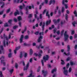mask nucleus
I'll list each match as a JSON object with an SVG mask.
<instances>
[{
	"label": "nucleus",
	"instance_id": "nucleus-1",
	"mask_svg": "<svg viewBox=\"0 0 77 77\" xmlns=\"http://www.w3.org/2000/svg\"><path fill=\"white\" fill-rule=\"evenodd\" d=\"M39 35H40V36L38 38V42H41V41H42V39H43V36L41 35H44V32H40L39 33Z\"/></svg>",
	"mask_w": 77,
	"mask_h": 77
},
{
	"label": "nucleus",
	"instance_id": "nucleus-2",
	"mask_svg": "<svg viewBox=\"0 0 77 77\" xmlns=\"http://www.w3.org/2000/svg\"><path fill=\"white\" fill-rule=\"evenodd\" d=\"M67 32H68V31H65V33L64 34L65 41H67L68 39V38H69V35L67 34Z\"/></svg>",
	"mask_w": 77,
	"mask_h": 77
},
{
	"label": "nucleus",
	"instance_id": "nucleus-3",
	"mask_svg": "<svg viewBox=\"0 0 77 77\" xmlns=\"http://www.w3.org/2000/svg\"><path fill=\"white\" fill-rule=\"evenodd\" d=\"M5 57L2 56L0 58V60H1V63H3L4 66L6 65V62H5Z\"/></svg>",
	"mask_w": 77,
	"mask_h": 77
},
{
	"label": "nucleus",
	"instance_id": "nucleus-4",
	"mask_svg": "<svg viewBox=\"0 0 77 77\" xmlns=\"http://www.w3.org/2000/svg\"><path fill=\"white\" fill-rule=\"evenodd\" d=\"M46 57H45V56H44L43 57V60L45 62H46V60H48V59L49 58V56L48 55H46Z\"/></svg>",
	"mask_w": 77,
	"mask_h": 77
},
{
	"label": "nucleus",
	"instance_id": "nucleus-5",
	"mask_svg": "<svg viewBox=\"0 0 77 77\" xmlns=\"http://www.w3.org/2000/svg\"><path fill=\"white\" fill-rule=\"evenodd\" d=\"M66 67H64L63 68V69L64 70L63 72L65 75H67L68 71L67 70H66Z\"/></svg>",
	"mask_w": 77,
	"mask_h": 77
},
{
	"label": "nucleus",
	"instance_id": "nucleus-6",
	"mask_svg": "<svg viewBox=\"0 0 77 77\" xmlns=\"http://www.w3.org/2000/svg\"><path fill=\"white\" fill-rule=\"evenodd\" d=\"M1 50H0V54H2V53L3 54H5V51H4L3 46H1Z\"/></svg>",
	"mask_w": 77,
	"mask_h": 77
},
{
	"label": "nucleus",
	"instance_id": "nucleus-7",
	"mask_svg": "<svg viewBox=\"0 0 77 77\" xmlns=\"http://www.w3.org/2000/svg\"><path fill=\"white\" fill-rule=\"evenodd\" d=\"M29 65V63L28 62L26 64V67L25 66L23 68V71H27L28 69V68Z\"/></svg>",
	"mask_w": 77,
	"mask_h": 77
},
{
	"label": "nucleus",
	"instance_id": "nucleus-8",
	"mask_svg": "<svg viewBox=\"0 0 77 77\" xmlns=\"http://www.w3.org/2000/svg\"><path fill=\"white\" fill-rule=\"evenodd\" d=\"M42 73L44 76V77H45L47 75V74H48V72L47 71H45L44 70H42Z\"/></svg>",
	"mask_w": 77,
	"mask_h": 77
},
{
	"label": "nucleus",
	"instance_id": "nucleus-9",
	"mask_svg": "<svg viewBox=\"0 0 77 77\" xmlns=\"http://www.w3.org/2000/svg\"><path fill=\"white\" fill-rule=\"evenodd\" d=\"M60 19H58L57 20H56V19H54L53 20V21L54 24H57V23H59L60 21Z\"/></svg>",
	"mask_w": 77,
	"mask_h": 77
},
{
	"label": "nucleus",
	"instance_id": "nucleus-10",
	"mask_svg": "<svg viewBox=\"0 0 77 77\" xmlns=\"http://www.w3.org/2000/svg\"><path fill=\"white\" fill-rule=\"evenodd\" d=\"M52 3L53 4H54L55 3V0H51L49 2V5H51Z\"/></svg>",
	"mask_w": 77,
	"mask_h": 77
},
{
	"label": "nucleus",
	"instance_id": "nucleus-11",
	"mask_svg": "<svg viewBox=\"0 0 77 77\" xmlns=\"http://www.w3.org/2000/svg\"><path fill=\"white\" fill-rule=\"evenodd\" d=\"M24 38V35H22L21 36L20 38V43H22L23 42V39Z\"/></svg>",
	"mask_w": 77,
	"mask_h": 77
},
{
	"label": "nucleus",
	"instance_id": "nucleus-12",
	"mask_svg": "<svg viewBox=\"0 0 77 77\" xmlns=\"http://www.w3.org/2000/svg\"><path fill=\"white\" fill-rule=\"evenodd\" d=\"M27 26H25V29L24 30H22V33H23V34L24 33V32H25L26 31V30H27Z\"/></svg>",
	"mask_w": 77,
	"mask_h": 77
},
{
	"label": "nucleus",
	"instance_id": "nucleus-13",
	"mask_svg": "<svg viewBox=\"0 0 77 77\" xmlns=\"http://www.w3.org/2000/svg\"><path fill=\"white\" fill-rule=\"evenodd\" d=\"M51 20H50L49 21H47L46 23V26H48V25H49V24H50V23H51Z\"/></svg>",
	"mask_w": 77,
	"mask_h": 77
},
{
	"label": "nucleus",
	"instance_id": "nucleus-14",
	"mask_svg": "<svg viewBox=\"0 0 77 77\" xmlns=\"http://www.w3.org/2000/svg\"><path fill=\"white\" fill-rule=\"evenodd\" d=\"M17 14L18 15H19V14H20V13H19L18 10H17V12H15L14 13V15L15 16H17Z\"/></svg>",
	"mask_w": 77,
	"mask_h": 77
},
{
	"label": "nucleus",
	"instance_id": "nucleus-15",
	"mask_svg": "<svg viewBox=\"0 0 77 77\" xmlns=\"http://www.w3.org/2000/svg\"><path fill=\"white\" fill-rule=\"evenodd\" d=\"M45 22H43V24L42 26V29L43 31L44 30V29L45 27Z\"/></svg>",
	"mask_w": 77,
	"mask_h": 77
},
{
	"label": "nucleus",
	"instance_id": "nucleus-16",
	"mask_svg": "<svg viewBox=\"0 0 77 77\" xmlns=\"http://www.w3.org/2000/svg\"><path fill=\"white\" fill-rule=\"evenodd\" d=\"M0 3L1 4H2V5L1 6V8H4V6H5V3L3 2H0Z\"/></svg>",
	"mask_w": 77,
	"mask_h": 77
},
{
	"label": "nucleus",
	"instance_id": "nucleus-17",
	"mask_svg": "<svg viewBox=\"0 0 77 77\" xmlns=\"http://www.w3.org/2000/svg\"><path fill=\"white\" fill-rule=\"evenodd\" d=\"M57 71V69H53L51 71V73H52V74H53V73H54V72H56Z\"/></svg>",
	"mask_w": 77,
	"mask_h": 77
},
{
	"label": "nucleus",
	"instance_id": "nucleus-18",
	"mask_svg": "<svg viewBox=\"0 0 77 77\" xmlns=\"http://www.w3.org/2000/svg\"><path fill=\"white\" fill-rule=\"evenodd\" d=\"M49 12L48 11L46 12V15L47 17H48V18H50V15L48 14Z\"/></svg>",
	"mask_w": 77,
	"mask_h": 77
},
{
	"label": "nucleus",
	"instance_id": "nucleus-19",
	"mask_svg": "<svg viewBox=\"0 0 77 77\" xmlns=\"http://www.w3.org/2000/svg\"><path fill=\"white\" fill-rule=\"evenodd\" d=\"M17 19L18 20V21L20 22V21H21V20H22V18H21V16H19L17 17Z\"/></svg>",
	"mask_w": 77,
	"mask_h": 77
},
{
	"label": "nucleus",
	"instance_id": "nucleus-20",
	"mask_svg": "<svg viewBox=\"0 0 77 77\" xmlns=\"http://www.w3.org/2000/svg\"><path fill=\"white\" fill-rule=\"evenodd\" d=\"M65 18L66 21H68V14H65Z\"/></svg>",
	"mask_w": 77,
	"mask_h": 77
},
{
	"label": "nucleus",
	"instance_id": "nucleus-21",
	"mask_svg": "<svg viewBox=\"0 0 77 77\" xmlns=\"http://www.w3.org/2000/svg\"><path fill=\"white\" fill-rule=\"evenodd\" d=\"M3 36L5 38L7 41H8V37L6 36V35H5V34H4Z\"/></svg>",
	"mask_w": 77,
	"mask_h": 77
},
{
	"label": "nucleus",
	"instance_id": "nucleus-22",
	"mask_svg": "<svg viewBox=\"0 0 77 77\" xmlns=\"http://www.w3.org/2000/svg\"><path fill=\"white\" fill-rule=\"evenodd\" d=\"M13 21V20H12V19H10L8 21V23H9V24H12V22Z\"/></svg>",
	"mask_w": 77,
	"mask_h": 77
},
{
	"label": "nucleus",
	"instance_id": "nucleus-23",
	"mask_svg": "<svg viewBox=\"0 0 77 77\" xmlns=\"http://www.w3.org/2000/svg\"><path fill=\"white\" fill-rule=\"evenodd\" d=\"M35 75H32V73H30L29 76H28L27 77H34Z\"/></svg>",
	"mask_w": 77,
	"mask_h": 77
},
{
	"label": "nucleus",
	"instance_id": "nucleus-24",
	"mask_svg": "<svg viewBox=\"0 0 77 77\" xmlns=\"http://www.w3.org/2000/svg\"><path fill=\"white\" fill-rule=\"evenodd\" d=\"M23 53L22 52H20V59H21V58H22V57H23Z\"/></svg>",
	"mask_w": 77,
	"mask_h": 77
},
{
	"label": "nucleus",
	"instance_id": "nucleus-25",
	"mask_svg": "<svg viewBox=\"0 0 77 77\" xmlns=\"http://www.w3.org/2000/svg\"><path fill=\"white\" fill-rule=\"evenodd\" d=\"M64 54H65L66 56H68L70 54V53H69V52L67 54L66 53V52H65L64 53Z\"/></svg>",
	"mask_w": 77,
	"mask_h": 77
},
{
	"label": "nucleus",
	"instance_id": "nucleus-26",
	"mask_svg": "<svg viewBox=\"0 0 77 77\" xmlns=\"http://www.w3.org/2000/svg\"><path fill=\"white\" fill-rule=\"evenodd\" d=\"M33 54V50L32 49H31L30 50V55H32Z\"/></svg>",
	"mask_w": 77,
	"mask_h": 77
},
{
	"label": "nucleus",
	"instance_id": "nucleus-27",
	"mask_svg": "<svg viewBox=\"0 0 77 77\" xmlns=\"http://www.w3.org/2000/svg\"><path fill=\"white\" fill-rule=\"evenodd\" d=\"M14 3H19V2H20V0H18L17 2V0H14Z\"/></svg>",
	"mask_w": 77,
	"mask_h": 77
},
{
	"label": "nucleus",
	"instance_id": "nucleus-28",
	"mask_svg": "<svg viewBox=\"0 0 77 77\" xmlns=\"http://www.w3.org/2000/svg\"><path fill=\"white\" fill-rule=\"evenodd\" d=\"M67 51H69L70 50V47H69V45H67Z\"/></svg>",
	"mask_w": 77,
	"mask_h": 77
},
{
	"label": "nucleus",
	"instance_id": "nucleus-29",
	"mask_svg": "<svg viewBox=\"0 0 77 77\" xmlns=\"http://www.w3.org/2000/svg\"><path fill=\"white\" fill-rule=\"evenodd\" d=\"M14 70L13 69H12L10 70V72L11 74H12V73L13 72H14Z\"/></svg>",
	"mask_w": 77,
	"mask_h": 77
},
{
	"label": "nucleus",
	"instance_id": "nucleus-30",
	"mask_svg": "<svg viewBox=\"0 0 77 77\" xmlns=\"http://www.w3.org/2000/svg\"><path fill=\"white\" fill-rule=\"evenodd\" d=\"M18 26H14L13 27V29H17V28H18Z\"/></svg>",
	"mask_w": 77,
	"mask_h": 77
},
{
	"label": "nucleus",
	"instance_id": "nucleus-31",
	"mask_svg": "<svg viewBox=\"0 0 77 77\" xmlns=\"http://www.w3.org/2000/svg\"><path fill=\"white\" fill-rule=\"evenodd\" d=\"M61 62H62L61 63V65H65V62H64V61L62 60H61Z\"/></svg>",
	"mask_w": 77,
	"mask_h": 77
},
{
	"label": "nucleus",
	"instance_id": "nucleus-32",
	"mask_svg": "<svg viewBox=\"0 0 77 77\" xmlns=\"http://www.w3.org/2000/svg\"><path fill=\"white\" fill-rule=\"evenodd\" d=\"M0 77H3V75L2 74V72L1 71H0Z\"/></svg>",
	"mask_w": 77,
	"mask_h": 77
},
{
	"label": "nucleus",
	"instance_id": "nucleus-33",
	"mask_svg": "<svg viewBox=\"0 0 77 77\" xmlns=\"http://www.w3.org/2000/svg\"><path fill=\"white\" fill-rule=\"evenodd\" d=\"M10 11H11V8H9L7 10L6 13H9V12H10Z\"/></svg>",
	"mask_w": 77,
	"mask_h": 77
},
{
	"label": "nucleus",
	"instance_id": "nucleus-34",
	"mask_svg": "<svg viewBox=\"0 0 77 77\" xmlns=\"http://www.w3.org/2000/svg\"><path fill=\"white\" fill-rule=\"evenodd\" d=\"M23 44H24V46H29L30 45V44H27L25 43H24Z\"/></svg>",
	"mask_w": 77,
	"mask_h": 77
},
{
	"label": "nucleus",
	"instance_id": "nucleus-35",
	"mask_svg": "<svg viewBox=\"0 0 77 77\" xmlns=\"http://www.w3.org/2000/svg\"><path fill=\"white\" fill-rule=\"evenodd\" d=\"M4 30V29H3V28H2L1 29V31H0V34H1L2 32H3V31Z\"/></svg>",
	"mask_w": 77,
	"mask_h": 77
},
{
	"label": "nucleus",
	"instance_id": "nucleus-36",
	"mask_svg": "<svg viewBox=\"0 0 77 77\" xmlns=\"http://www.w3.org/2000/svg\"><path fill=\"white\" fill-rule=\"evenodd\" d=\"M29 36L28 35H26L24 37V38L25 39H29Z\"/></svg>",
	"mask_w": 77,
	"mask_h": 77
},
{
	"label": "nucleus",
	"instance_id": "nucleus-37",
	"mask_svg": "<svg viewBox=\"0 0 77 77\" xmlns=\"http://www.w3.org/2000/svg\"><path fill=\"white\" fill-rule=\"evenodd\" d=\"M20 48V46H19L17 47L15 49L16 50H18Z\"/></svg>",
	"mask_w": 77,
	"mask_h": 77
},
{
	"label": "nucleus",
	"instance_id": "nucleus-38",
	"mask_svg": "<svg viewBox=\"0 0 77 77\" xmlns=\"http://www.w3.org/2000/svg\"><path fill=\"white\" fill-rule=\"evenodd\" d=\"M27 55H28L27 53H25L23 56H24V57L26 58L27 57Z\"/></svg>",
	"mask_w": 77,
	"mask_h": 77
},
{
	"label": "nucleus",
	"instance_id": "nucleus-39",
	"mask_svg": "<svg viewBox=\"0 0 77 77\" xmlns=\"http://www.w3.org/2000/svg\"><path fill=\"white\" fill-rule=\"evenodd\" d=\"M41 62L43 66H44V60H42L41 61Z\"/></svg>",
	"mask_w": 77,
	"mask_h": 77
},
{
	"label": "nucleus",
	"instance_id": "nucleus-40",
	"mask_svg": "<svg viewBox=\"0 0 77 77\" xmlns=\"http://www.w3.org/2000/svg\"><path fill=\"white\" fill-rule=\"evenodd\" d=\"M65 23V20H64L63 22L62 21H61V26L62 27V25H63V24Z\"/></svg>",
	"mask_w": 77,
	"mask_h": 77
},
{
	"label": "nucleus",
	"instance_id": "nucleus-41",
	"mask_svg": "<svg viewBox=\"0 0 77 77\" xmlns=\"http://www.w3.org/2000/svg\"><path fill=\"white\" fill-rule=\"evenodd\" d=\"M4 27H8V23H5L4 25Z\"/></svg>",
	"mask_w": 77,
	"mask_h": 77
},
{
	"label": "nucleus",
	"instance_id": "nucleus-42",
	"mask_svg": "<svg viewBox=\"0 0 77 77\" xmlns=\"http://www.w3.org/2000/svg\"><path fill=\"white\" fill-rule=\"evenodd\" d=\"M34 34L36 35H38L39 34V31L36 32H35Z\"/></svg>",
	"mask_w": 77,
	"mask_h": 77
},
{
	"label": "nucleus",
	"instance_id": "nucleus-43",
	"mask_svg": "<svg viewBox=\"0 0 77 77\" xmlns=\"http://www.w3.org/2000/svg\"><path fill=\"white\" fill-rule=\"evenodd\" d=\"M3 45H4V47H6V43H5V40H4L3 41Z\"/></svg>",
	"mask_w": 77,
	"mask_h": 77
},
{
	"label": "nucleus",
	"instance_id": "nucleus-44",
	"mask_svg": "<svg viewBox=\"0 0 77 77\" xmlns=\"http://www.w3.org/2000/svg\"><path fill=\"white\" fill-rule=\"evenodd\" d=\"M72 24L73 26H74V27H75V25L76 24V23L75 22H75H73L72 23Z\"/></svg>",
	"mask_w": 77,
	"mask_h": 77
},
{
	"label": "nucleus",
	"instance_id": "nucleus-45",
	"mask_svg": "<svg viewBox=\"0 0 77 77\" xmlns=\"http://www.w3.org/2000/svg\"><path fill=\"white\" fill-rule=\"evenodd\" d=\"M40 68H41V66H39L38 67V69H37V72H39V71H40Z\"/></svg>",
	"mask_w": 77,
	"mask_h": 77
},
{
	"label": "nucleus",
	"instance_id": "nucleus-46",
	"mask_svg": "<svg viewBox=\"0 0 77 77\" xmlns=\"http://www.w3.org/2000/svg\"><path fill=\"white\" fill-rule=\"evenodd\" d=\"M74 14L75 15V17H77V14L76 11H75L74 12Z\"/></svg>",
	"mask_w": 77,
	"mask_h": 77
},
{
	"label": "nucleus",
	"instance_id": "nucleus-47",
	"mask_svg": "<svg viewBox=\"0 0 77 77\" xmlns=\"http://www.w3.org/2000/svg\"><path fill=\"white\" fill-rule=\"evenodd\" d=\"M69 63H68L66 65V68L67 69H68L69 68Z\"/></svg>",
	"mask_w": 77,
	"mask_h": 77
},
{
	"label": "nucleus",
	"instance_id": "nucleus-48",
	"mask_svg": "<svg viewBox=\"0 0 77 77\" xmlns=\"http://www.w3.org/2000/svg\"><path fill=\"white\" fill-rule=\"evenodd\" d=\"M41 45H42V44H41L39 45V46H36V47H37V48H38V49H39V48H40V47H41Z\"/></svg>",
	"mask_w": 77,
	"mask_h": 77
},
{
	"label": "nucleus",
	"instance_id": "nucleus-49",
	"mask_svg": "<svg viewBox=\"0 0 77 77\" xmlns=\"http://www.w3.org/2000/svg\"><path fill=\"white\" fill-rule=\"evenodd\" d=\"M9 57H11L12 56V54L11 53H10L8 55Z\"/></svg>",
	"mask_w": 77,
	"mask_h": 77
},
{
	"label": "nucleus",
	"instance_id": "nucleus-50",
	"mask_svg": "<svg viewBox=\"0 0 77 77\" xmlns=\"http://www.w3.org/2000/svg\"><path fill=\"white\" fill-rule=\"evenodd\" d=\"M64 32V30H63L61 32V35L62 36L63 34V32Z\"/></svg>",
	"mask_w": 77,
	"mask_h": 77
},
{
	"label": "nucleus",
	"instance_id": "nucleus-51",
	"mask_svg": "<svg viewBox=\"0 0 77 77\" xmlns=\"http://www.w3.org/2000/svg\"><path fill=\"white\" fill-rule=\"evenodd\" d=\"M61 11L62 13H63V12H64V7H62V9L61 10Z\"/></svg>",
	"mask_w": 77,
	"mask_h": 77
},
{
	"label": "nucleus",
	"instance_id": "nucleus-52",
	"mask_svg": "<svg viewBox=\"0 0 77 77\" xmlns=\"http://www.w3.org/2000/svg\"><path fill=\"white\" fill-rule=\"evenodd\" d=\"M72 70V69L71 68V67H70L69 70V72H71Z\"/></svg>",
	"mask_w": 77,
	"mask_h": 77
},
{
	"label": "nucleus",
	"instance_id": "nucleus-53",
	"mask_svg": "<svg viewBox=\"0 0 77 77\" xmlns=\"http://www.w3.org/2000/svg\"><path fill=\"white\" fill-rule=\"evenodd\" d=\"M71 59V58L69 57H68L66 59V61H69Z\"/></svg>",
	"mask_w": 77,
	"mask_h": 77
},
{
	"label": "nucleus",
	"instance_id": "nucleus-54",
	"mask_svg": "<svg viewBox=\"0 0 77 77\" xmlns=\"http://www.w3.org/2000/svg\"><path fill=\"white\" fill-rule=\"evenodd\" d=\"M64 6H65V8L66 9H68V4H65L64 5Z\"/></svg>",
	"mask_w": 77,
	"mask_h": 77
},
{
	"label": "nucleus",
	"instance_id": "nucleus-55",
	"mask_svg": "<svg viewBox=\"0 0 77 77\" xmlns=\"http://www.w3.org/2000/svg\"><path fill=\"white\" fill-rule=\"evenodd\" d=\"M46 11H47V9H45L43 12V15H44V14H45V12H46Z\"/></svg>",
	"mask_w": 77,
	"mask_h": 77
},
{
	"label": "nucleus",
	"instance_id": "nucleus-56",
	"mask_svg": "<svg viewBox=\"0 0 77 77\" xmlns=\"http://www.w3.org/2000/svg\"><path fill=\"white\" fill-rule=\"evenodd\" d=\"M65 0H63L62 1V3L63 5H65L66 4H65Z\"/></svg>",
	"mask_w": 77,
	"mask_h": 77
},
{
	"label": "nucleus",
	"instance_id": "nucleus-57",
	"mask_svg": "<svg viewBox=\"0 0 77 77\" xmlns=\"http://www.w3.org/2000/svg\"><path fill=\"white\" fill-rule=\"evenodd\" d=\"M14 22H15V23H17V19H16L15 18H14Z\"/></svg>",
	"mask_w": 77,
	"mask_h": 77
},
{
	"label": "nucleus",
	"instance_id": "nucleus-58",
	"mask_svg": "<svg viewBox=\"0 0 77 77\" xmlns=\"http://www.w3.org/2000/svg\"><path fill=\"white\" fill-rule=\"evenodd\" d=\"M38 59H39L41 57V54H38Z\"/></svg>",
	"mask_w": 77,
	"mask_h": 77
},
{
	"label": "nucleus",
	"instance_id": "nucleus-59",
	"mask_svg": "<svg viewBox=\"0 0 77 77\" xmlns=\"http://www.w3.org/2000/svg\"><path fill=\"white\" fill-rule=\"evenodd\" d=\"M23 6L22 5H20V9H23Z\"/></svg>",
	"mask_w": 77,
	"mask_h": 77
},
{
	"label": "nucleus",
	"instance_id": "nucleus-60",
	"mask_svg": "<svg viewBox=\"0 0 77 77\" xmlns=\"http://www.w3.org/2000/svg\"><path fill=\"white\" fill-rule=\"evenodd\" d=\"M32 14H30L29 15L28 18H32Z\"/></svg>",
	"mask_w": 77,
	"mask_h": 77
},
{
	"label": "nucleus",
	"instance_id": "nucleus-61",
	"mask_svg": "<svg viewBox=\"0 0 77 77\" xmlns=\"http://www.w3.org/2000/svg\"><path fill=\"white\" fill-rule=\"evenodd\" d=\"M19 24L20 27H21V22L19 21Z\"/></svg>",
	"mask_w": 77,
	"mask_h": 77
},
{
	"label": "nucleus",
	"instance_id": "nucleus-62",
	"mask_svg": "<svg viewBox=\"0 0 77 77\" xmlns=\"http://www.w3.org/2000/svg\"><path fill=\"white\" fill-rule=\"evenodd\" d=\"M42 22H41L39 24V26H42Z\"/></svg>",
	"mask_w": 77,
	"mask_h": 77
},
{
	"label": "nucleus",
	"instance_id": "nucleus-63",
	"mask_svg": "<svg viewBox=\"0 0 77 77\" xmlns=\"http://www.w3.org/2000/svg\"><path fill=\"white\" fill-rule=\"evenodd\" d=\"M15 66L16 68H18V64H17V63H16Z\"/></svg>",
	"mask_w": 77,
	"mask_h": 77
},
{
	"label": "nucleus",
	"instance_id": "nucleus-64",
	"mask_svg": "<svg viewBox=\"0 0 77 77\" xmlns=\"http://www.w3.org/2000/svg\"><path fill=\"white\" fill-rule=\"evenodd\" d=\"M74 33H75L74 31H72V33H71L72 35H74Z\"/></svg>",
	"mask_w": 77,
	"mask_h": 77
}]
</instances>
